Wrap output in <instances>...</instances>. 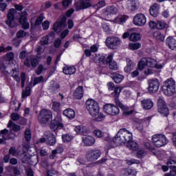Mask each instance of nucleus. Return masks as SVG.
<instances>
[{"label":"nucleus","mask_w":176,"mask_h":176,"mask_svg":"<svg viewBox=\"0 0 176 176\" xmlns=\"http://www.w3.org/2000/svg\"><path fill=\"white\" fill-rule=\"evenodd\" d=\"M115 144L122 145L124 144L126 148L131 151H137L138 149V144L133 141V133L126 129H120L116 137L113 139Z\"/></svg>","instance_id":"nucleus-1"},{"label":"nucleus","mask_w":176,"mask_h":176,"mask_svg":"<svg viewBox=\"0 0 176 176\" xmlns=\"http://www.w3.org/2000/svg\"><path fill=\"white\" fill-rule=\"evenodd\" d=\"M164 65H166L164 60H161L157 62L152 58H142L138 63V68L140 71H144L145 75H151V74H153L152 68L162 69Z\"/></svg>","instance_id":"nucleus-2"},{"label":"nucleus","mask_w":176,"mask_h":176,"mask_svg":"<svg viewBox=\"0 0 176 176\" xmlns=\"http://www.w3.org/2000/svg\"><path fill=\"white\" fill-rule=\"evenodd\" d=\"M86 109L91 117L94 118L97 122H101L105 119V116L100 112L98 102L94 99H88L86 101Z\"/></svg>","instance_id":"nucleus-3"},{"label":"nucleus","mask_w":176,"mask_h":176,"mask_svg":"<svg viewBox=\"0 0 176 176\" xmlns=\"http://www.w3.org/2000/svg\"><path fill=\"white\" fill-rule=\"evenodd\" d=\"M162 91L165 96H172L175 93V81L174 79L170 78L164 81Z\"/></svg>","instance_id":"nucleus-4"},{"label":"nucleus","mask_w":176,"mask_h":176,"mask_svg":"<svg viewBox=\"0 0 176 176\" xmlns=\"http://www.w3.org/2000/svg\"><path fill=\"white\" fill-rule=\"evenodd\" d=\"M152 141L155 146L157 148H162V146H164V145H167L168 140L167 138L164 135L158 134L154 135L152 138Z\"/></svg>","instance_id":"nucleus-5"},{"label":"nucleus","mask_w":176,"mask_h":176,"mask_svg":"<svg viewBox=\"0 0 176 176\" xmlns=\"http://www.w3.org/2000/svg\"><path fill=\"white\" fill-rule=\"evenodd\" d=\"M45 138H41L38 140V142H46L47 145H50V146H53V145L56 144V136L52 133L50 131H46L45 133Z\"/></svg>","instance_id":"nucleus-6"},{"label":"nucleus","mask_w":176,"mask_h":176,"mask_svg":"<svg viewBox=\"0 0 176 176\" xmlns=\"http://www.w3.org/2000/svg\"><path fill=\"white\" fill-rule=\"evenodd\" d=\"M52 118L53 114L50 110L43 109L38 116V122L41 123V124H46Z\"/></svg>","instance_id":"nucleus-7"},{"label":"nucleus","mask_w":176,"mask_h":176,"mask_svg":"<svg viewBox=\"0 0 176 176\" xmlns=\"http://www.w3.org/2000/svg\"><path fill=\"white\" fill-rule=\"evenodd\" d=\"M64 127L63 124V118L61 115L58 114L55 118L52 121L50 124V129L52 131H56L57 130H61Z\"/></svg>","instance_id":"nucleus-8"},{"label":"nucleus","mask_w":176,"mask_h":176,"mask_svg":"<svg viewBox=\"0 0 176 176\" xmlns=\"http://www.w3.org/2000/svg\"><path fill=\"white\" fill-rule=\"evenodd\" d=\"M158 112L162 116H168L170 115V110L164 102L163 98H159L158 99Z\"/></svg>","instance_id":"nucleus-9"},{"label":"nucleus","mask_w":176,"mask_h":176,"mask_svg":"<svg viewBox=\"0 0 176 176\" xmlns=\"http://www.w3.org/2000/svg\"><path fill=\"white\" fill-rule=\"evenodd\" d=\"M104 111L107 115L115 116L119 115L120 110L113 104H107L104 106Z\"/></svg>","instance_id":"nucleus-10"},{"label":"nucleus","mask_w":176,"mask_h":176,"mask_svg":"<svg viewBox=\"0 0 176 176\" xmlns=\"http://www.w3.org/2000/svg\"><path fill=\"white\" fill-rule=\"evenodd\" d=\"M133 23L137 27H144L146 24V16L144 14H137L133 17Z\"/></svg>","instance_id":"nucleus-11"},{"label":"nucleus","mask_w":176,"mask_h":176,"mask_svg":"<svg viewBox=\"0 0 176 176\" xmlns=\"http://www.w3.org/2000/svg\"><path fill=\"white\" fill-rule=\"evenodd\" d=\"M10 155H12V156H21V160L23 163H27L28 160H30V157L27 153H20V151L19 149L16 150L14 147H12L9 151Z\"/></svg>","instance_id":"nucleus-12"},{"label":"nucleus","mask_w":176,"mask_h":176,"mask_svg":"<svg viewBox=\"0 0 176 176\" xmlns=\"http://www.w3.org/2000/svg\"><path fill=\"white\" fill-rule=\"evenodd\" d=\"M150 121L151 117H147L143 120L137 119L134 122V127H135V129H138L139 131H142V130H144V127L149 124Z\"/></svg>","instance_id":"nucleus-13"},{"label":"nucleus","mask_w":176,"mask_h":176,"mask_svg":"<svg viewBox=\"0 0 176 176\" xmlns=\"http://www.w3.org/2000/svg\"><path fill=\"white\" fill-rule=\"evenodd\" d=\"M101 156V151L100 150H89L86 154V159L88 162H94Z\"/></svg>","instance_id":"nucleus-14"},{"label":"nucleus","mask_w":176,"mask_h":176,"mask_svg":"<svg viewBox=\"0 0 176 176\" xmlns=\"http://www.w3.org/2000/svg\"><path fill=\"white\" fill-rule=\"evenodd\" d=\"M148 91L149 93H157L160 87V82L157 79L148 80Z\"/></svg>","instance_id":"nucleus-15"},{"label":"nucleus","mask_w":176,"mask_h":176,"mask_svg":"<svg viewBox=\"0 0 176 176\" xmlns=\"http://www.w3.org/2000/svg\"><path fill=\"white\" fill-rule=\"evenodd\" d=\"M107 45L110 49H116L120 46L122 41L118 37H111L107 39Z\"/></svg>","instance_id":"nucleus-16"},{"label":"nucleus","mask_w":176,"mask_h":176,"mask_svg":"<svg viewBox=\"0 0 176 176\" xmlns=\"http://www.w3.org/2000/svg\"><path fill=\"white\" fill-rule=\"evenodd\" d=\"M28 15V13L27 12V11L24 10L21 13L19 19V23L20 24H21L22 28L23 30H28V28H30V23H28L27 20Z\"/></svg>","instance_id":"nucleus-17"},{"label":"nucleus","mask_w":176,"mask_h":176,"mask_svg":"<svg viewBox=\"0 0 176 176\" xmlns=\"http://www.w3.org/2000/svg\"><path fill=\"white\" fill-rule=\"evenodd\" d=\"M80 2H76L74 3V8L76 10H82V9H87V8H90L91 6V3L89 0H86L83 2V0H79Z\"/></svg>","instance_id":"nucleus-18"},{"label":"nucleus","mask_w":176,"mask_h":176,"mask_svg":"<svg viewBox=\"0 0 176 176\" xmlns=\"http://www.w3.org/2000/svg\"><path fill=\"white\" fill-rule=\"evenodd\" d=\"M118 13V8L115 6L107 7L104 12V15L106 16L105 19H112L115 14Z\"/></svg>","instance_id":"nucleus-19"},{"label":"nucleus","mask_w":176,"mask_h":176,"mask_svg":"<svg viewBox=\"0 0 176 176\" xmlns=\"http://www.w3.org/2000/svg\"><path fill=\"white\" fill-rule=\"evenodd\" d=\"M138 6H140V2L138 0H127L126 1V8L129 10L131 12H134L138 9Z\"/></svg>","instance_id":"nucleus-20"},{"label":"nucleus","mask_w":176,"mask_h":176,"mask_svg":"<svg viewBox=\"0 0 176 176\" xmlns=\"http://www.w3.org/2000/svg\"><path fill=\"white\" fill-rule=\"evenodd\" d=\"M116 104L118 107H119V108H120L122 111H124L123 115H125V116L131 115V113L134 112V111L133 110L129 111V107L123 104L122 102H120V100H119V99L118 98H116Z\"/></svg>","instance_id":"nucleus-21"},{"label":"nucleus","mask_w":176,"mask_h":176,"mask_svg":"<svg viewBox=\"0 0 176 176\" xmlns=\"http://www.w3.org/2000/svg\"><path fill=\"white\" fill-rule=\"evenodd\" d=\"M14 13H16V10L12 8L9 10L8 14V20L6 21L7 25L10 26L11 28L13 27V21L14 20Z\"/></svg>","instance_id":"nucleus-22"},{"label":"nucleus","mask_w":176,"mask_h":176,"mask_svg":"<svg viewBox=\"0 0 176 176\" xmlns=\"http://www.w3.org/2000/svg\"><path fill=\"white\" fill-rule=\"evenodd\" d=\"M38 63L36 58H34V56H28L24 64L26 67H31L32 65V67H35L38 65Z\"/></svg>","instance_id":"nucleus-23"},{"label":"nucleus","mask_w":176,"mask_h":176,"mask_svg":"<svg viewBox=\"0 0 176 176\" xmlns=\"http://www.w3.org/2000/svg\"><path fill=\"white\" fill-rule=\"evenodd\" d=\"M134 68H135V63H134L130 58H126V66L124 68V72L130 74Z\"/></svg>","instance_id":"nucleus-24"},{"label":"nucleus","mask_w":176,"mask_h":176,"mask_svg":"<svg viewBox=\"0 0 176 176\" xmlns=\"http://www.w3.org/2000/svg\"><path fill=\"white\" fill-rule=\"evenodd\" d=\"M113 56L112 55H109L107 58L106 63H109V68L113 71H118L119 67H118V63L115 61H112Z\"/></svg>","instance_id":"nucleus-25"},{"label":"nucleus","mask_w":176,"mask_h":176,"mask_svg":"<svg viewBox=\"0 0 176 176\" xmlns=\"http://www.w3.org/2000/svg\"><path fill=\"white\" fill-rule=\"evenodd\" d=\"M82 141L87 146H91L96 142V139L90 135H85L82 138Z\"/></svg>","instance_id":"nucleus-26"},{"label":"nucleus","mask_w":176,"mask_h":176,"mask_svg":"<svg viewBox=\"0 0 176 176\" xmlns=\"http://www.w3.org/2000/svg\"><path fill=\"white\" fill-rule=\"evenodd\" d=\"M160 9V6L157 3H155L150 8V14L153 16V17H157L159 15V10Z\"/></svg>","instance_id":"nucleus-27"},{"label":"nucleus","mask_w":176,"mask_h":176,"mask_svg":"<svg viewBox=\"0 0 176 176\" xmlns=\"http://www.w3.org/2000/svg\"><path fill=\"white\" fill-rule=\"evenodd\" d=\"M63 71L65 75H74L76 72V68L75 66H65L63 67Z\"/></svg>","instance_id":"nucleus-28"},{"label":"nucleus","mask_w":176,"mask_h":176,"mask_svg":"<svg viewBox=\"0 0 176 176\" xmlns=\"http://www.w3.org/2000/svg\"><path fill=\"white\" fill-rule=\"evenodd\" d=\"M129 19V16L126 15H119L113 21H111L115 24H122V23H126V21Z\"/></svg>","instance_id":"nucleus-29"},{"label":"nucleus","mask_w":176,"mask_h":176,"mask_svg":"<svg viewBox=\"0 0 176 176\" xmlns=\"http://www.w3.org/2000/svg\"><path fill=\"white\" fill-rule=\"evenodd\" d=\"M168 166L170 168V175L176 176V162L174 160L168 161Z\"/></svg>","instance_id":"nucleus-30"},{"label":"nucleus","mask_w":176,"mask_h":176,"mask_svg":"<svg viewBox=\"0 0 176 176\" xmlns=\"http://www.w3.org/2000/svg\"><path fill=\"white\" fill-rule=\"evenodd\" d=\"M166 43L171 50H176V40L173 37L166 38Z\"/></svg>","instance_id":"nucleus-31"},{"label":"nucleus","mask_w":176,"mask_h":176,"mask_svg":"<svg viewBox=\"0 0 176 176\" xmlns=\"http://www.w3.org/2000/svg\"><path fill=\"white\" fill-rule=\"evenodd\" d=\"M63 115L68 119H74L75 118V111L72 109H66L63 111Z\"/></svg>","instance_id":"nucleus-32"},{"label":"nucleus","mask_w":176,"mask_h":176,"mask_svg":"<svg viewBox=\"0 0 176 176\" xmlns=\"http://www.w3.org/2000/svg\"><path fill=\"white\" fill-rule=\"evenodd\" d=\"M142 107L144 109H151L153 107V102L150 99H144L142 101Z\"/></svg>","instance_id":"nucleus-33"},{"label":"nucleus","mask_w":176,"mask_h":176,"mask_svg":"<svg viewBox=\"0 0 176 176\" xmlns=\"http://www.w3.org/2000/svg\"><path fill=\"white\" fill-rule=\"evenodd\" d=\"M65 28V24L64 22H56L54 24V31L55 32H60L64 30Z\"/></svg>","instance_id":"nucleus-34"},{"label":"nucleus","mask_w":176,"mask_h":176,"mask_svg":"<svg viewBox=\"0 0 176 176\" xmlns=\"http://www.w3.org/2000/svg\"><path fill=\"white\" fill-rule=\"evenodd\" d=\"M94 135L97 138H104L108 137V133L104 132L100 129H95L93 132Z\"/></svg>","instance_id":"nucleus-35"},{"label":"nucleus","mask_w":176,"mask_h":176,"mask_svg":"<svg viewBox=\"0 0 176 176\" xmlns=\"http://www.w3.org/2000/svg\"><path fill=\"white\" fill-rule=\"evenodd\" d=\"M42 21H43V16L41 15L39 17H38L36 21L35 18H33L30 21V23L32 27H36L38 25H41L42 23Z\"/></svg>","instance_id":"nucleus-36"},{"label":"nucleus","mask_w":176,"mask_h":176,"mask_svg":"<svg viewBox=\"0 0 176 176\" xmlns=\"http://www.w3.org/2000/svg\"><path fill=\"white\" fill-rule=\"evenodd\" d=\"M74 97L78 100H80V98L83 97V87H78L76 89L74 92Z\"/></svg>","instance_id":"nucleus-37"},{"label":"nucleus","mask_w":176,"mask_h":176,"mask_svg":"<svg viewBox=\"0 0 176 176\" xmlns=\"http://www.w3.org/2000/svg\"><path fill=\"white\" fill-rule=\"evenodd\" d=\"M153 37L155 39H157V41H161L162 42H163V41H164V39H165L164 34H162V32H160V31L154 32Z\"/></svg>","instance_id":"nucleus-38"},{"label":"nucleus","mask_w":176,"mask_h":176,"mask_svg":"<svg viewBox=\"0 0 176 176\" xmlns=\"http://www.w3.org/2000/svg\"><path fill=\"white\" fill-rule=\"evenodd\" d=\"M129 39L131 42H137L141 39V34L135 32L132 33L129 36Z\"/></svg>","instance_id":"nucleus-39"},{"label":"nucleus","mask_w":176,"mask_h":176,"mask_svg":"<svg viewBox=\"0 0 176 176\" xmlns=\"http://www.w3.org/2000/svg\"><path fill=\"white\" fill-rule=\"evenodd\" d=\"M8 127H12L13 131H20L21 130V127L16 124H13V122L12 120H10L8 124Z\"/></svg>","instance_id":"nucleus-40"},{"label":"nucleus","mask_w":176,"mask_h":176,"mask_svg":"<svg viewBox=\"0 0 176 176\" xmlns=\"http://www.w3.org/2000/svg\"><path fill=\"white\" fill-rule=\"evenodd\" d=\"M113 79L116 83H122V81L124 79V76L119 74H116L113 76Z\"/></svg>","instance_id":"nucleus-41"},{"label":"nucleus","mask_w":176,"mask_h":176,"mask_svg":"<svg viewBox=\"0 0 176 176\" xmlns=\"http://www.w3.org/2000/svg\"><path fill=\"white\" fill-rule=\"evenodd\" d=\"M141 47L140 43H131L129 44V50H138Z\"/></svg>","instance_id":"nucleus-42"},{"label":"nucleus","mask_w":176,"mask_h":176,"mask_svg":"<svg viewBox=\"0 0 176 176\" xmlns=\"http://www.w3.org/2000/svg\"><path fill=\"white\" fill-rule=\"evenodd\" d=\"M14 59V54L13 52L7 53L4 56V60L7 61L8 64Z\"/></svg>","instance_id":"nucleus-43"},{"label":"nucleus","mask_w":176,"mask_h":176,"mask_svg":"<svg viewBox=\"0 0 176 176\" xmlns=\"http://www.w3.org/2000/svg\"><path fill=\"white\" fill-rule=\"evenodd\" d=\"M96 63H103L104 64H107V60H105V56L102 54L97 55L95 57Z\"/></svg>","instance_id":"nucleus-44"},{"label":"nucleus","mask_w":176,"mask_h":176,"mask_svg":"<svg viewBox=\"0 0 176 176\" xmlns=\"http://www.w3.org/2000/svg\"><path fill=\"white\" fill-rule=\"evenodd\" d=\"M74 131H76L77 134H83L84 133H86V127L83 126H76L74 128Z\"/></svg>","instance_id":"nucleus-45"},{"label":"nucleus","mask_w":176,"mask_h":176,"mask_svg":"<svg viewBox=\"0 0 176 176\" xmlns=\"http://www.w3.org/2000/svg\"><path fill=\"white\" fill-rule=\"evenodd\" d=\"M40 42L42 46H45V45H49V43H50V39H49V35L43 36Z\"/></svg>","instance_id":"nucleus-46"},{"label":"nucleus","mask_w":176,"mask_h":176,"mask_svg":"<svg viewBox=\"0 0 176 176\" xmlns=\"http://www.w3.org/2000/svg\"><path fill=\"white\" fill-rule=\"evenodd\" d=\"M60 107H61V103L58 102H52V109L55 112H60Z\"/></svg>","instance_id":"nucleus-47"},{"label":"nucleus","mask_w":176,"mask_h":176,"mask_svg":"<svg viewBox=\"0 0 176 176\" xmlns=\"http://www.w3.org/2000/svg\"><path fill=\"white\" fill-rule=\"evenodd\" d=\"M102 28L105 31V32H111V31H112V28H111V25H109V23H102Z\"/></svg>","instance_id":"nucleus-48"},{"label":"nucleus","mask_w":176,"mask_h":176,"mask_svg":"<svg viewBox=\"0 0 176 176\" xmlns=\"http://www.w3.org/2000/svg\"><path fill=\"white\" fill-rule=\"evenodd\" d=\"M167 27V23L164 21H158L157 22V30H163Z\"/></svg>","instance_id":"nucleus-49"},{"label":"nucleus","mask_w":176,"mask_h":176,"mask_svg":"<svg viewBox=\"0 0 176 176\" xmlns=\"http://www.w3.org/2000/svg\"><path fill=\"white\" fill-rule=\"evenodd\" d=\"M43 45H41V46H38L35 49V52H36L37 53V55H36L37 58H41V54H42V53L45 52V49H43Z\"/></svg>","instance_id":"nucleus-50"},{"label":"nucleus","mask_w":176,"mask_h":176,"mask_svg":"<svg viewBox=\"0 0 176 176\" xmlns=\"http://www.w3.org/2000/svg\"><path fill=\"white\" fill-rule=\"evenodd\" d=\"M63 147H57L56 150L52 151V154L50 155V159H54V157L57 153H62Z\"/></svg>","instance_id":"nucleus-51"},{"label":"nucleus","mask_w":176,"mask_h":176,"mask_svg":"<svg viewBox=\"0 0 176 176\" xmlns=\"http://www.w3.org/2000/svg\"><path fill=\"white\" fill-rule=\"evenodd\" d=\"M31 94V88L28 87L25 88V89L23 90L22 94V98H26V97H28Z\"/></svg>","instance_id":"nucleus-52"},{"label":"nucleus","mask_w":176,"mask_h":176,"mask_svg":"<svg viewBox=\"0 0 176 176\" xmlns=\"http://www.w3.org/2000/svg\"><path fill=\"white\" fill-rule=\"evenodd\" d=\"M73 137L72 135H69L68 134H65L62 136V140L63 142H70V141H72Z\"/></svg>","instance_id":"nucleus-53"},{"label":"nucleus","mask_w":176,"mask_h":176,"mask_svg":"<svg viewBox=\"0 0 176 176\" xmlns=\"http://www.w3.org/2000/svg\"><path fill=\"white\" fill-rule=\"evenodd\" d=\"M137 156L139 157V159H141V157H144V156H146V151L140 148L137 152Z\"/></svg>","instance_id":"nucleus-54"},{"label":"nucleus","mask_w":176,"mask_h":176,"mask_svg":"<svg viewBox=\"0 0 176 176\" xmlns=\"http://www.w3.org/2000/svg\"><path fill=\"white\" fill-rule=\"evenodd\" d=\"M121 91H122V89H120V87L115 88L113 93L111 94L112 97H116V98H118Z\"/></svg>","instance_id":"nucleus-55"},{"label":"nucleus","mask_w":176,"mask_h":176,"mask_svg":"<svg viewBox=\"0 0 176 176\" xmlns=\"http://www.w3.org/2000/svg\"><path fill=\"white\" fill-rule=\"evenodd\" d=\"M10 74H11L12 78H14L16 82H20V78L19 77V72L17 70H12V72Z\"/></svg>","instance_id":"nucleus-56"},{"label":"nucleus","mask_w":176,"mask_h":176,"mask_svg":"<svg viewBox=\"0 0 176 176\" xmlns=\"http://www.w3.org/2000/svg\"><path fill=\"white\" fill-rule=\"evenodd\" d=\"M25 139L26 141H30L31 140V130L27 129L25 131Z\"/></svg>","instance_id":"nucleus-57"},{"label":"nucleus","mask_w":176,"mask_h":176,"mask_svg":"<svg viewBox=\"0 0 176 176\" xmlns=\"http://www.w3.org/2000/svg\"><path fill=\"white\" fill-rule=\"evenodd\" d=\"M148 27L151 30H156V28H157V22L150 21L148 22Z\"/></svg>","instance_id":"nucleus-58"},{"label":"nucleus","mask_w":176,"mask_h":176,"mask_svg":"<svg viewBox=\"0 0 176 176\" xmlns=\"http://www.w3.org/2000/svg\"><path fill=\"white\" fill-rule=\"evenodd\" d=\"M124 171L125 173L124 176H135L136 174L135 172L131 169L124 170Z\"/></svg>","instance_id":"nucleus-59"},{"label":"nucleus","mask_w":176,"mask_h":176,"mask_svg":"<svg viewBox=\"0 0 176 176\" xmlns=\"http://www.w3.org/2000/svg\"><path fill=\"white\" fill-rule=\"evenodd\" d=\"M10 169L12 170L14 174H15V175H19V174H20V170H19L17 169V168L16 167H12V166H8L7 168V170H8V171H10Z\"/></svg>","instance_id":"nucleus-60"},{"label":"nucleus","mask_w":176,"mask_h":176,"mask_svg":"<svg viewBox=\"0 0 176 176\" xmlns=\"http://www.w3.org/2000/svg\"><path fill=\"white\" fill-rule=\"evenodd\" d=\"M41 82H43V76H39V77L34 78V86H35L36 85H38V83H41Z\"/></svg>","instance_id":"nucleus-61"},{"label":"nucleus","mask_w":176,"mask_h":176,"mask_svg":"<svg viewBox=\"0 0 176 176\" xmlns=\"http://www.w3.org/2000/svg\"><path fill=\"white\" fill-rule=\"evenodd\" d=\"M42 27L45 30H49V27H50V22H49V21H45L42 24Z\"/></svg>","instance_id":"nucleus-62"},{"label":"nucleus","mask_w":176,"mask_h":176,"mask_svg":"<svg viewBox=\"0 0 176 176\" xmlns=\"http://www.w3.org/2000/svg\"><path fill=\"white\" fill-rule=\"evenodd\" d=\"M72 3V1L71 0H63V1L62 2L63 8H68V6H69V5H71Z\"/></svg>","instance_id":"nucleus-63"},{"label":"nucleus","mask_w":176,"mask_h":176,"mask_svg":"<svg viewBox=\"0 0 176 176\" xmlns=\"http://www.w3.org/2000/svg\"><path fill=\"white\" fill-rule=\"evenodd\" d=\"M17 38H24L25 36V32L20 30L16 33Z\"/></svg>","instance_id":"nucleus-64"}]
</instances>
